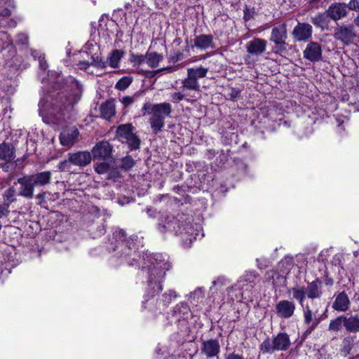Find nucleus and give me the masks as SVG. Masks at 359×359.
I'll list each match as a JSON object with an SVG mask.
<instances>
[{
  "mask_svg": "<svg viewBox=\"0 0 359 359\" xmlns=\"http://www.w3.org/2000/svg\"><path fill=\"white\" fill-rule=\"evenodd\" d=\"M80 92V84L74 77L64 78L60 74L57 76L53 82V90L50 92V100H48L52 110L50 113L55 116H59L55 117L57 121H60L66 111L72 109L74 104L78 100L76 95Z\"/></svg>",
  "mask_w": 359,
  "mask_h": 359,
  "instance_id": "1",
  "label": "nucleus"
},
{
  "mask_svg": "<svg viewBox=\"0 0 359 359\" xmlns=\"http://www.w3.org/2000/svg\"><path fill=\"white\" fill-rule=\"evenodd\" d=\"M187 218L184 215H178L177 217L167 216L161 220L158 224V230L165 233L166 232H173L176 235H180L185 243L187 241L191 242L196 239L197 233L190 223L187 222Z\"/></svg>",
  "mask_w": 359,
  "mask_h": 359,
  "instance_id": "2",
  "label": "nucleus"
},
{
  "mask_svg": "<svg viewBox=\"0 0 359 359\" xmlns=\"http://www.w3.org/2000/svg\"><path fill=\"white\" fill-rule=\"evenodd\" d=\"M143 115L146 113L151 114L149 119L151 128L154 133L161 132L165 126V117L170 116L172 112V107L168 102L160 104H151L146 102L142 109Z\"/></svg>",
  "mask_w": 359,
  "mask_h": 359,
  "instance_id": "3",
  "label": "nucleus"
},
{
  "mask_svg": "<svg viewBox=\"0 0 359 359\" xmlns=\"http://www.w3.org/2000/svg\"><path fill=\"white\" fill-rule=\"evenodd\" d=\"M287 293L292 294L294 299L297 300L301 306H304L306 298L310 299H320L323 294V283L319 278L309 283L306 287H292L287 290Z\"/></svg>",
  "mask_w": 359,
  "mask_h": 359,
  "instance_id": "4",
  "label": "nucleus"
},
{
  "mask_svg": "<svg viewBox=\"0 0 359 359\" xmlns=\"http://www.w3.org/2000/svg\"><path fill=\"white\" fill-rule=\"evenodd\" d=\"M170 268V264L163 261L155 259L148 266V284L156 292L162 291V282L165 276V271Z\"/></svg>",
  "mask_w": 359,
  "mask_h": 359,
  "instance_id": "5",
  "label": "nucleus"
},
{
  "mask_svg": "<svg viewBox=\"0 0 359 359\" xmlns=\"http://www.w3.org/2000/svg\"><path fill=\"white\" fill-rule=\"evenodd\" d=\"M291 346L290 336L285 332H280L272 339L267 337L259 346L262 353H273L276 351H286Z\"/></svg>",
  "mask_w": 359,
  "mask_h": 359,
  "instance_id": "6",
  "label": "nucleus"
},
{
  "mask_svg": "<svg viewBox=\"0 0 359 359\" xmlns=\"http://www.w3.org/2000/svg\"><path fill=\"white\" fill-rule=\"evenodd\" d=\"M135 128L131 123L122 124L116 130V137L123 143H126L130 150L139 149L140 140L134 133Z\"/></svg>",
  "mask_w": 359,
  "mask_h": 359,
  "instance_id": "7",
  "label": "nucleus"
},
{
  "mask_svg": "<svg viewBox=\"0 0 359 359\" xmlns=\"http://www.w3.org/2000/svg\"><path fill=\"white\" fill-rule=\"evenodd\" d=\"M287 30L285 23L273 26L269 40L275 45L274 53L281 54L287 50Z\"/></svg>",
  "mask_w": 359,
  "mask_h": 359,
  "instance_id": "8",
  "label": "nucleus"
},
{
  "mask_svg": "<svg viewBox=\"0 0 359 359\" xmlns=\"http://www.w3.org/2000/svg\"><path fill=\"white\" fill-rule=\"evenodd\" d=\"M333 37L344 46H348L353 43L357 37V32L352 24L337 25L334 29Z\"/></svg>",
  "mask_w": 359,
  "mask_h": 359,
  "instance_id": "9",
  "label": "nucleus"
},
{
  "mask_svg": "<svg viewBox=\"0 0 359 359\" xmlns=\"http://www.w3.org/2000/svg\"><path fill=\"white\" fill-rule=\"evenodd\" d=\"M113 147L107 141L97 142L91 150V156L94 159L106 160L111 158Z\"/></svg>",
  "mask_w": 359,
  "mask_h": 359,
  "instance_id": "10",
  "label": "nucleus"
},
{
  "mask_svg": "<svg viewBox=\"0 0 359 359\" xmlns=\"http://www.w3.org/2000/svg\"><path fill=\"white\" fill-rule=\"evenodd\" d=\"M20 184L18 195L20 196L32 199L34 197V191L36 187L30 175H25L18 179Z\"/></svg>",
  "mask_w": 359,
  "mask_h": 359,
  "instance_id": "11",
  "label": "nucleus"
},
{
  "mask_svg": "<svg viewBox=\"0 0 359 359\" xmlns=\"http://www.w3.org/2000/svg\"><path fill=\"white\" fill-rule=\"evenodd\" d=\"M303 308L304 323L308 326L305 334H309L313 331L321 321L320 317H317V311L313 312L309 305L302 306Z\"/></svg>",
  "mask_w": 359,
  "mask_h": 359,
  "instance_id": "12",
  "label": "nucleus"
},
{
  "mask_svg": "<svg viewBox=\"0 0 359 359\" xmlns=\"http://www.w3.org/2000/svg\"><path fill=\"white\" fill-rule=\"evenodd\" d=\"M313 28L309 23L298 22L294 27L292 35L296 41H306L312 36Z\"/></svg>",
  "mask_w": 359,
  "mask_h": 359,
  "instance_id": "13",
  "label": "nucleus"
},
{
  "mask_svg": "<svg viewBox=\"0 0 359 359\" xmlns=\"http://www.w3.org/2000/svg\"><path fill=\"white\" fill-rule=\"evenodd\" d=\"M295 303L290 300H280L275 307L276 313L280 318L288 319L294 315Z\"/></svg>",
  "mask_w": 359,
  "mask_h": 359,
  "instance_id": "14",
  "label": "nucleus"
},
{
  "mask_svg": "<svg viewBox=\"0 0 359 359\" xmlns=\"http://www.w3.org/2000/svg\"><path fill=\"white\" fill-rule=\"evenodd\" d=\"M327 12L330 19L338 21L346 17L348 9L345 3H333L327 8Z\"/></svg>",
  "mask_w": 359,
  "mask_h": 359,
  "instance_id": "15",
  "label": "nucleus"
},
{
  "mask_svg": "<svg viewBox=\"0 0 359 359\" xmlns=\"http://www.w3.org/2000/svg\"><path fill=\"white\" fill-rule=\"evenodd\" d=\"M266 45L267 41L266 40L260 38H254L246 43L245 48L250 55L259 56L265 52Z\"/></svg>",
  "mask_w": 359,
  "mask_h": 359,
  "instance_id": "16",
  "label": "nucleus"
},
{
  "mask_svg": "<svg viewBox=\"0 0 359 359\" xmlns=\"http://www.w3.org/2000/svg\"><path fill=\"white\" fill-rule=\"evenodd\" d=\"M304 57L311 62H318L322 59V48L317 42H310L303 52Z\"/></svg>",
  "mask_w": 359,
  "mask_h": 359,
  "instance_id": "17",
  "label": "nucleus"
},
{
  "mask_svg": "<svg viewBox=\"0 0 359 359\" xmlns=\"http://www.w3.org/2000/svg\"><path fill=\"white\" fill-rule=\"evenodd\" d=\"M69 161L72 165L79 167H84L88 165L91 160L92 156L89 151H78L75 153H69Z\"/></svg>",
  "mask_w": 359,
  "mask_h": 359,
  "instance_id": "18",
  "label": "nucleus"
},
{
  "mask_svg": "<svg viewBox=\"0 0 359 359\" xmlns=\"http://www.w3.org/2000/svg\"><path fill=\"white\" fill-rule=\"evenodd\" d=\"M194 46L200 50H206L213 48L214 39L211 34H200L196 36L194 39Z\"/></svg>",
  "mask_w": 359,
  "mask_h": 359,
  "instance_id": "19",
  "label": "nucleus"
},
{
  "mask_svg": "<svg viewBox=\"0 0 359 359\" xmlns=\"http://www.w3.org/2000/svg\"><path fill=\"white\" fill-rule=\"evenodd\" d=\"M30 175L36 187H45L51 183L52 172L49 170L38 172Z\"/></svg>",
  "mask_w": 359,
  "mask_h": 359,
  "instance_id": "20",
  "label": "nucleus"
},
{
  "mask_svg": "<svg viewBox=\"0 0 359 359\" xmlns=\"http://www.w3.org/2000/svg\"><path fill=\"white\" fill-rule=\"evenodd\" d=\"M200 87L201 86L198 81L194 79V78H191L188 74L187 76L182 81L181 88L184 90L189 97H193L191 95L193 92L198 93L200 91Z\"/></svg>",
  "mask_w": 359,
  "mask_h": 359,
  "instance_id": "21",
  "label": "nucleus"
},
{
  "mask_svg": "<svg viewBox=\"0 0 359 359\" xmlns=\"http://www.w3.org/2000/svg\"><path fill=\"white\" fill-rule=\"evenodd\" d=\"M350 300L345 292H340L335 298L332 308L337 311L344 312L348 310Z\"/></svg>",
  "mask_w": 359,
  "mask_h": 359,
  "instance_id": "22",
  "label": "nucleus"
},
{
  "mask_svg": "<svg viewBox=\"0 0 359 359\" xmlns=\"http://www.w3.org/2000/svg\"><path fill=\"white\" fill-rule=\"evenodd\" d=\"M220 350V346L217 339H210L203 342L202 351L208 358L217 355Z\"/></svg>",
  "mask_w": 359,
  "mask_h": 359,
  "instance_id": "23",
  "label": "nucleus"
},
{
  "mask_svg": "<svg viewBox=\"0 0 359 359\" xmlns=\"http://www.w3.org/2000/svg\"><path fill=\"white\" fill-rule=\"evenodd\" d=\"M100 111L101 116L105 119H109L115 115L116 107L114 100H107L100 105Z\"/></svg>",
  "mask_w": 359,
  "mask_h": 359,
  "instance_id": "24",
  "label": "nucleus"
},
{
  "mask_svg": "<svg viewBox=\"0 0 359 359\" xmlns=\"http://www.w3.org/2000/svg\"><path fill=\"white\" fill-rule=\"evenodd\" d=\"M15 157L14 148L8 143L0 144V158L6 162H10Z\"/></svg>",
  "mask_w": 359,
  "mask_h": 359,
  "instance_id": "25",
  "label": "nucleus"
},
{
  "mask_svg": "<svg viewBox=\"0 0 359 359\" xmlns=\"http://www.w3.org/2000/svg\"><path fill=\"white\" fill-rule=\"evenodd\" d=\"M344 327L349 332H359V316H351L346 317L344 316Z\"/></svg>",
  "mask_w": 359,
  "mask_h": 359,
  "instance_id": "26",
  "label": "nucleus"
},
{
  "mask_svg": "<svg viewBox=\"0 0 359 359\" xmlns=\"http://www.w3.org/2000/svg\"><path fill=\"white\" fill-rule=\"evenodd\" d=\"M330 17L327 12L319 13L315 16L311 18V22L316 27L321 28L322 29L328 27L330 23Z\"/></svg>",
  "mask_w": 359,
  "mask_h": 359,
  "instance_id": "27",
  "label": "nucleus"
},
{
  "mask_svg": "<svg viewBox=\"0 0 359 359\" xmlns=\"http://www.w3.org/2000/svg\"><path fill=\"white\" fill-rule=\"evenodd\" d=\"M124 52L121 50H114L107 57L106 62L112 68L118 67L120 60L123 57Z\"/></svg>",
  "mask_w": 359,
  "mask_h": 359,
  "instance_id": "28",
  "label": "nucleus"
},
{
  "mask_svg": "<svg viewBox=\"0 0 359 359\" xmlns=\"http://www.w3.org/2000/svg\"><path fill=\"white\" fill-rule=\"evenodd\" d=\"M79 131L76 129L71 133L63 132L60 135V141L63 146H71L74 144V140L76 138Z\"/></svg>",
  "mask_w": 359,
  "mask_h": 359,
  "instance_id": "29",
  "label": "nucleus"
},
{
  "mask_svg": "<svg viewBox=\"0 0 359 359\" xmlns=\"http://www.w3.org/2000/svg\"><path fill=\"white\" fill-rule=\"evenodd\" d=\"M163 55L157 53L156 52H147L146 53L147 64L151 68L158 67L159 62L163 60Z\"/></svg>",
  "mask_w": 359,
  "mask_h": 359,
  "instance_id": "30",
  "label": "nucleus"
},
{
  "mask_svg": "<svg viewBox=\"0 0 359 359\" xmlns=\"http://www.w3.org/2000/svg\"><path fill=\"white\" fill-rule=\"evenodd\" d=\"M208 69L203 67L189 68L187 69V74L190 76L191 78H194V79L198 81V79L205 77L208 74Z\"/></svg>",
  "mask_w": 359,
  "mask_h": 359,
  "instance_id": "31",
  "label": "nucleus"
},
{
  "mask_svg": "<svg viewBox=\"0 0 359 359\" xmlns=\"http://www.w3.org/2000/svg\"><path fill=\"white\" fill-rule=\"evenodd\" d=\"M344 327V316H340L333 320H331L328 329L330 331L339 332Z\"/></svg>",
  "mask_w": 359,
  "mask_h": 359,
  "instance_id": "32",
  "label": "nucleus"
},
{
  "mask_svg": "<svg viewBox=\"0 0 359 359\" xmlns=\"http://www.w3.org/2000/svg\"><path fill=\"white\" fill-rule=\"evenodd\" d=\"M354 345V339L352 337H347L344 339L341 344V352L344 355H347L351 353Z\"/></svg>",
  "mask_w": 359,
  "mask_h": 359,
  "instance_id": "33",
  "label": "nucleus"
},
{
  "mask_svg": "<svg viewBox=\"0 0 359 359\" xmlns=\"http://www.w3.org/2000/svg\"><path fill=\"white\" fill-rule=\"evenodd\" d=\"M132 81L131 76H123L117 81L115 88L119 90H124L131 84Z\"/></svg>",
  "mask_w": 359,
  "mask_h": 359,
  "instance_id": "34",
  "label": "nucleus"
},
{
  "mask_svg": "<svg viewBox=\"0 0 359 359\" xmlns=\"http://www.w3.org/2000/svg\"><path fill=\"white\" fill-rule=\"evenodd\" d=\"M146 60L145 55H137L135 53L130 54V61L133 64V67L140 66L143 64Z\"/></svg>",
  "mask_w": 359,
  "mask_h": 359,
  "instance_id": "35",
  "label": "nucleus"
},
{
  "mask_svg": "<svg viewBox=\"0 0 359 359\" xmlns=\"http://www.w3.org/2000/svg\"><path fill=\"white\" fill-rule=\"evenodd\" d=\"M91 59L92 62H90V65L93 67L100 69H104L107 66V62L103 60L99 55H92Z\"/></svg>",
  "mask_w": 359,
  "mask_h": 359,
  "instance_id": "36",
  "label": "nucleus"
},
{
  "mask_svg": "<svg viewBox=\"0 0 359 359\" xmlns=\"http://www.w3.org/2000/svg\"><path fill=\"white\" fill-rule=\"evenodd\" d=\"M187 97L189 96L182 88L180 91L173 93L170 95L171 101L174 103H178L183 100H187Z\"/></svg>",
  "mask_w": 359,
  "mask_h": 359,
  "instance_id": "37",
  "label": "nucleus"
},
{
  "mask_svg": "<svg viewBox=\"0 0 359 359\" xmlns=\"http://www.w3.org/2000/svg\"><path fill=\"white\" fill-rule=\"evenodd\" d=\"M135 165V160L130 156H126L122 158L121 168L126 170L132 168Z\"/></svg>",
  "mask_w": 359,
  "mask_h": 359,
  "instance_id": "38",
  "label": "nucleus"
},
{
  "mask_svg": "<svg viewBox=\"0 0 359 359\" xmlns=\"http://www.w3.org/2000/svg\"><path fill=\"white\" fill-rule=\"evenodd\" d=\"M15 189L14 187H9L8 189H6L4 192V197L7 200V203H5V204H11V203L14 202L15 201V198L14 197L15 196Z\"/></svg>",
  "mask_w": 359,
  "mask_h": 359,
  "instance_id": "39",
  "label": "nucleus"
},
{
  "mask_svg": "<svg viewBox=\"0 0 359 359\" xmlns=\"http://www.w3.org/2000/svg\"><path fill=\"white\" fill-rule=\"evenodd\" d=\"M177 297V293L175 290H169L168 292H165L163 294L162 300L165 306H168L172 302L173 298Z\"/></svg>",
  "mask_w": 359,
  "mask_h": 359,
  "instance_id": "40",
  "label": "nucleus"
},
{
  "mask_svg": "<svg viewBox=\"0 0 359 359\" xmlns=\"http://www.w3.org/2000/svg\"><path fill=\"white\" fill-rule=\"evenodd\" d=\"M95 170L100 175L107 173L109 170V164L107 162H102L97 165Z\"/></svg>",
  "mask_w": 359,
  "mask_h": 359,
  "instance_id": "41",
  "label": "nucleus"
},
{
  "mask_svg": "<svg viewBox=\"0 0 359 359\" xmlns=\"http://www.w3.org/2000/svg\"><path fill=\"white\" fill-rule=\"evenodd\" d=\"M184 58V54L179 50H174L171 52L169 60L171 62L175 63L180 60H182Z\"/></svg>",
  "mask_w": 359,
  "mask_h": 359,
  "instance_id": "42",
  "label": "nucleus"
},
{
  "mask_svg": "<svg viewBox=\"0 0 359 359\" xmlns=\"http://www.w3.org/2000/svg\"><path fill=\"white\" fill-rule=\"evenodd\" d=\"M137 97L138 96L137 95H134L133 96H125L122 97L121 102L123 104L124 107H128L134 103Z\"/></svg>",
  "mask_w": 359,
  "mask_h": 359,
  "instance_id": "43",
  "label": "nucleus"
},
{
  "mask_svg": "<svg viewBox=\"0 0 359 359\" xmlns=\"http://www.w3.org/2000/svg\"><path fill=\"white\" fill-rule=\"evenodd\" d=\"M203 296V291L201 288H198L190 294L189 298L191 300L198 302Z\"/></svg>",
  "mask_w": 359,
  "mask_h": 359,
  "instance_id": "44",
  "label": "nucleus"
},
{
  "mask_svg": "<svg viewBox=\"0 0 359 359\" xmlns=\"http://www.w3.org/2000/svg\"><path fill=\"white\" fill-rule=\"evenodd\" d=\"M71 164L72 162L69 161V156L68 155V158L67 160L61 161L58 163L57 168L61 172L68 171L70 169Z\"/></svg>",
  "mask_w": 359,
  "mask_h": 359,
  "instance_id": "45",
  "label": "nucleus"
},
{
  "mask_svg": "<svg viewBox=\"0 0 359 359\" xmlns=\"http://www.w3.org/2000/svg\"><path fill=\"white\" fill-rule=\"evenodd\" d=\"M121 177L120 172L118 168H111L108 171V180H116Z\"/></svg>",
  "mask_w": 359,
  "mask_h": 359,
  "instance_id": "46",
  "label": "nucleus"
},
{
  "mask_svg": "<svg viewBox=\"0 0 359 359\" xmlns=\"http://www.w3.org/2000/svg\"><path fill=\"white\" fill-rule=\"evenodd\" d=\"M241 90L238 88H231L227 95L231 100H234L240 96Z\"/></svg>",
  "mask_w": 359,
  "mask_h": 359,
  "instance_id": "47",
  "label": "nucleus"
},
{
  "mask_svg": "<svg viewBox=\"0 0 359 359\" xmlns=\"http://www.w3.org/2000/svg\"><path fill=\"white\" fill-rule=\"evenodd\" d=\"M28 36L24 33H20L17 35L16 42L20 45H25L28 43Z\"/></svg>",
  "mask_w": 359,
  "mask_h": 359,
  "instance_id": "48",
  "label": "nucleus"
},
{
  "mask_svg": "<svg viewBox=\"0 0 359 359\" xmlns=\"http://www.w3.org/2000/svg\"><path fill=\"white\" fill-rule=\"evenodd\" d=\"M9 204H0V219L3 217H6L9 213Z\"/></svg>",
  "mask_w": 359,
  "mask_h": 359,
  "instance_id": "49",
  "label": "nucleus"
},
{
  "mask_svg": "<svg viewBox=\"0 0 359 359\" xmlns=\"http://www.w3.org/2000/svg\"><path fill=\"white\" fill-rule=\"evenodd\" d=\"M347 6L348 11H359V0H350Z\"/></svg>",
  "mask_w": 359,
  "mask_h": 359,
  "instance_id": "50",
  "label": "nucleus"
},
{
  "mask_svg": "<svg viewBox=\"0 0 359 359\" xmlns=\"http://www.w3.org/2000/svg\"><path fill=\"white\" fill-rule=\"evenodd\" d=\"M39 67L42 70H46L48 67V64L46 60H45V57L43 55H40L39 56Z\"/></svg>",
  "mask_w": 359,
  "mask_h": 359,
  "instance_id": "51",
  "label": "nucleus"
},
{
  "mask_svg": "<svg viewBox=\"0 0 359 359\" xmlns=\"http://www.w3.org/2000/svg\"><path fill=\"white\" fill-rule=\"evenodd\" d=\"M348 106L353 107L352 110L354 112L359 111V102L358 101H355V100L350 101L348 102ZM349 111H351V109H349Z\"/></svg>",
  "mask_w": 359,
  "mask_h": 359,
  "instance_id": "52",
  "label": "nucleus"
},
{
  "mask_svg": "<svg viewBox=\"0 0 359 359\" xmlns=\"http://www.w3.org/2000/svg\"><path fill=\"white\" fill-rule=\"evenodd\" d=\"M79 68L81 69H87L91 65L90 63H89L88 62H86V61H81L79 62V63L78 64Z\"/></svg>",
  "mask_w": 359,
  "mask_h": 359,
  "instance_id": "53",
  "label": "nucleus"
},
{
  "mask_svg": "<svg viewBox=\"0 0 359 359\" xmlns=\"http://www.w3.org/2000/svg\"><path fill=\"white\" fill-rule=\"evenodd\" d=\"M36 198L37 199H39L40 201L39 203V204H41L42 201H43L45 200V198H46V192L45 191H42L39 194H38L36 196Z\"/></svg>",
  "mask_w": 359,
  "mask_h": 359,
  "instance_id": "54",
  "label": "nucleus"
},
{
  "mask_svg": "<svg viewBox=\"0 0 359 359\" xmlns=\"http://www.w3.org/2000/svg\"><path fill=\"white\" fill-rule=\"evenodd\" d=\"M227 359H243V358L238 354L231 353L228 356Z\"/></svg>",
  "mask_w": 359,
  "mask_h": 359,
  "instance_id": "55",
  "label": "nucleus"
},
{
  "mask_svg": "<svg viewBox=\"0 0 359 359\" xmlns=\"http://www.w3.org/2000/svg\"><path fill=\"white\" fill-rule=\"evenodd\" d=\"M333 283H334V280L332 278H327V277L326 278V279H325L326 285L331 286L333 285Z\"/></svg>",
  "mask_w": 359,
  "mask_h": 359,
  "instance_id": "56",
  "label": "nucleus"
},
{
  "mask_svg": "<svg viewBox=\"0 0 359 359\" xmlns=\"http://www.w3.org/2000/svg\"><path fill=\"white\" fill-rule=\"evenodd\" d=\"M215 155V152L214 150H212V149H210V150H208V158L211 159Z\"/></svg>",
  "mask_w": 359,
  "mask_h": 359,
  "instance_id": "57",
  "label": "nucleus"
},
{
  "mask_svg": "<svg viewBox=\"0 0 359 359\" xmlns=\"http://www.w3.org/2000/svg\"><path fill=\"white\" fill-rule=\"evenodd\" d=\"M117 233H118V236H120V238L126 236L125 231L123 230H122V229H120L119 231H118Z\"/></svg>",
  "mask_w": 359,
  "mask_h": 359,
  "instance_id": "58",
  "label": "nucleus"
},
{
  "mask_svg": "<svg viewBox=\"0 0 359 359\" xmlns=\"http://www.w3.org/2000/svg\"><path fill=\"white\" fill-rule=\"evenodd\" d=\"M354 24L359 27V14L357 15V17L353 20Z\"/></svg>",
  "mask_w": 359,
  "mask_h": 359,
  "instance_id": "59",
  "label": "nucleus"
},
{
  "mask_svg": "<svg viewBox=\"0 0 359 359\" xmlns=\"http://www.w3.org/2000/svg\"><path fill=\"white\" fill-rule=\"evenodd\" d=\"M32 54V55H33V57H34V58H36V57H38V58H39V56L41 55V54H39V53L37 51H36V50L33 51Z\"/></svg>",
  "mask_w": 359,
  "mask_h": 359,
  "instance_id": "60",
  "label": "nucleus"
},
{
  "mask_svg": "<svg viewBox=\"0 0 359 359\" xmlns=\"http://www.w3.org/2000/svg\"><path fill=\"white\" fill-rule=\"evenodd\" d=\"M349 100V96L348 95H345L343 97H342V101L343 102H345V101H348Z\"/></svg>",
  "mask_w": 359,
  "mask_h": 359,
  "instance_id": "61",
  "label": "nucleus"
}]
</instances>
